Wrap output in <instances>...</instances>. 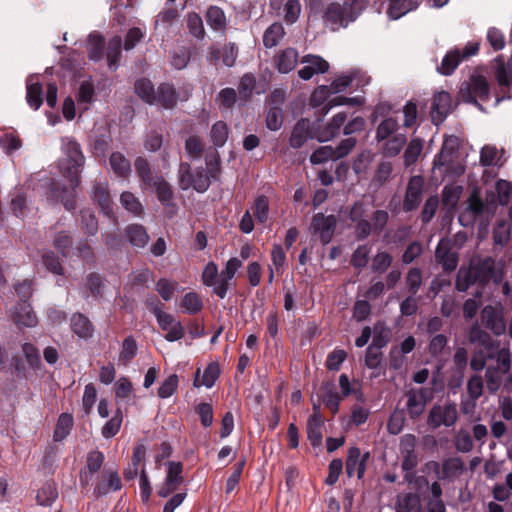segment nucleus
<instances>
[{"label": "nucleus", "instance_id": "1", "mask_svg": "<svg viewBox=\"0 0 512 512\" xmlns=\"http://www.w3.org/2000/svg\"><path fill=\"white\" fill-rule=\"evenodd\" d=\"M63 158L59 161V169L62 175L70 182L72 190L80 183V172L84 165L85 158L80 145L70 137L61 139ZM53 196L59 199L66 210L72 211L76 208L75 194L67 188L53 189Z\"/></svg>", "mask_w": 512, "mask_h": 512}, {"label": "nucleus", "instance_id": "2", "mask_svg": "<svg viewBox=\"0 0 512 512\" xmlns=\"http://www.w3.org/2000/svg\"><path fill=\"white\" fill-rule=\"evenodd\" d=\"M347 117V113L339 112L322 129L316 128L315 124H311L310 120L306 118L298 120L289 139L290 146L295 149L301 148L309 138L317 139L319 142L331 140L340 133Z\"/></svg>", "mask_w": 512, "mask_h": 512}, {"label": "nucleus", "instance_id": "3", "mask_svg": "<svg viewBox=\"0 0 512 512\" xmlns=\"http://www.w3.org/2000/svg\"><path fill=\"white\" fill-rule=\"evenodd\" d=\"M349 219L353 224L356 239L361 241L372 233L380 234L388 222L389 214L385 210H376L371 215L367 203L356 201L350 208Z\"/></svg>", "mask_w": 512, "mask_h": 512}, {"label": "nucleus", "instance_id": "4", "mask_svg": "<svg viewBox=\"0 0 512 512\" xmlns=\"http://www.w3.org/2000/svg\"><path fill=\"white\" fill-rule=\"evenodd\" d=\"M211 178H215V172L212 169L210 175L203 167L196 168L192 171L191 166L187 162H181L178 169V184L182 190L193 188L199 193H203L210 187Z\"/></svg>", "mask_w": 512, "mask_h": 512}, {"label": "nucleus", "instance_id": "5", "mask_svg": "<svg viewBox=\"0 0 512 512\" xmlns=\"http://www.w3.org/2000/svg\"><path fill=\"white\" fill-rule=\"evenodd\" d=\"M360 13L346 1L343 3L331 2L324 11L323 20L331 30L335 31L355 21Z\"/></svg>", "mask_w": 512, "mask_h": 512}, {"label": "nucleus", "instance_id": "6", "mask_svg": "<svg viewBox=\"0 0 512 512\" xmlns=\"http://www.w3.org/2000/svg\"><path fill=\"white\" fill-rule=\"evenodd\" d=\"M459 97L462 101L481 108L478 101L487 102L490 99V86L487 79L483 75H472L462 84Z\"/></svg>", "mask_w": 512, "mask_h": 512}, {"label": "nucleus", "instance_id": "7", "mask_svg": "<svg viewBox=\"0 0 512 512\" xmlns=\"http://www.w3.org/2000/svg\"><path fill=\"white\" fill-rule=\"evenodd\" d=\"M478 51V42H468L463 48L454 47L447 51L440 65L437 66L436 70L441 75L450 76L454 73L462 61L475 56Z\"/></svg>", "mask_w": 512, "mask_h": 512}, {"label": "nucleus", "instance_id": "8", "mask_svg": "<svg viewBox=\"0 0 512 512\" xmlns=\"http://www.w3.org/2000/svg\"><path fill=\"white\" fill-rule=\"evenodd\" d=\"M151 312L157 319L158 325L164 331H167L165 339L169 342H174L183 338L185 331L182 324L177 321L171 314L165 313L161 310V303L156 297H153L151 302H148Z\"/></svg>", "mask_w": 512, "mask_h": 512}, {"label": "nucleus", "instance_id": "9", "mask_svg": "<svg viewBox=\"0 0 512 512\" xmlns=\"http://www.w3.org/2000/svg\"><path fill=\"white\" fill-rule=\"evenodd\" d=\"M470 267L472 268L474 277L479 285L484 286L490 281L498 285L503 281V269L499 268L495 259L490 256L480 259Z\"/></svg>", "mask_w": 512, "mask_h": 512}, {"label": "nucleus", "instance_id": "10", "mask_svg": "<svg viewBox=\"0 0 512 512\" xmlns=\"http://www.w3.org/2000/svg\"><path fill=\"white\" fill-rule=\"evenodd\" d=\"M458 419L457 406L455 403H446L444 405H434L428 414L427 424L437 429L440 426L451 427Z\"/></svg>", "mask_w": 512, "mask_h": 512}, {"label": "nucleus", "instance_id": "11", "mask_svg": "<svg viewBox=\"0 0 512 512\" xmlns=\"http://www.w3.org/2000/svg\"><path fill=\"white\" fill-rule=\"evenodd\" d=\"M495 105L507 99H512V65L500 62L495 68Z\"/></svg>", "mask_w": 512, "mask_h": 512}, {"label": "nucleus", "instance_id": "12", "mask_svg": "<svg viewBox=\"0 0 512 512\" xmlns=\"http://www.w3.org/2000/svg\"><path fill=\"white\" fill-rule=\"evenodd\" d=\"M487 205L482 200L477 189H474L466 200L465 209L459 214L458 220L464 227L472 226L475 221L484 215Z\"/></svg>", "mask_w": 512, "mask_h": 512}, {"label": "nucleus", "instance_id": "13", "mask_svg": "<svg viewBox=\"0 0 512 512\" xmlns=\"http://www.w3.org/2000/svg\"><path fill=\"white\" fill-rule=\"evenodd\" d=\"M337 220L334 215L325 216L323 213H317L313 216L311 229L314 234H318L322 244H328L334 235Z\"/></svg>", "mask_w": 512, "mask_h": 512}, {"label": "nucleus", "instance_id": "14", "mask_svg": "<svg viewBox=\"0 0 512 512\" xmlns=\"http://www.w3.org/2000/svg\"><path fill=\"white\" fill-rule=\"evenodd\" d=\"M435 260L446 272H451L457 268L459 256L453 250V245L449 239L443 238L439 241L435 251Z\"/></svg>", "mask_w": 512, "mask_h": 512}, {"label": "nucleus", "instance_id": "15", "mask_svg": "<svg viewBox=\"0 0 512 512\" xmlns=\"http://www.w3.org/2000/svg\"><path fill=\"white\" fill-rule=\"evenodd\" d=\"M482 324L489 329L494 335L501 336L506 331V322L503 312L492 305H486L481 310Z\"/></svg>", "mask_w": 512, "mask_h": 512}, {"label": "nucleus", "instance_id": "16", "mask_svg": "<svg viewBox=\"0 0 512 512\" xmlns=\"http://www.w3.org/2000/svg\"><path fill=\"white\" fill-rule=\"evenodd\" d=\"M428 390L426 388L410 389L405 393L406 412L413 420L418 419L427 405Z\"/></svg>", "mask_w": 512, "mask_h": 512}, {"label": "nucleus", "instance_id": "17", "mask_svg": "<svg viewBox=\"0 0 512 512\" xmlns=\"http://www.w3.org/2000/svg\"><path fill=\"white\" fill-rule=\"evenodd\" d=\"M424 188V179L422 176H412L408 182L405 198L403 201V209L406 212L415 210L422 199Z\"/></svg>", "mask_w": 512, "mask_h": 512}, {"label": "nucleus", "instance_id": "18", "mask_svg": "<svg viewBox=\"0 0 512 512\" xmlns=\"http://www.w3.org/2000/svg\"><path fill=\"white\" fill-rule=\"evenodd\" d=\"M369 457V452L362 455L358 447H351L348 450L345 467L348 477H353L356 474L358 479H362L365 474L366 463Z\"/></svg>", "mask_w": 512, "mask_h": 512}, {"label": "nucleus", "instance_id": "19", "mask_svg": "<svg viewBox=\"0 0 512 512\" xmlns=\"http://www.w3.org/2000/svg\"><path fill=\"white\" fill-rule=\"evenodd\" d=\"M242 267V261L236 257L230 258L225 269L220 273L217 285L213 292L221 299H224L229 289V282L232 280L236 272Z\"/></svg>", "mask_w": 512, "mask_h": 512}, {"label": "nucleus", "instance_id": "20", "mask_svg": "<svg viewBox=\"0 0 512 512\" xmlns=\"http://www.w3.org/2000/svg\"><path fill=\"white\" fill-rule=\"evenodd\" d=\"M452 98L448 92L440 91L433 96L431 106L432 122L436 125L442 123L451 110Z\"/></svg>", "mask_w": 512, "mask_h": 512}, {"label": "nucleus", "instance_id": "21", "mask_svg": "<svg viewBox=\"0 0 512 512\" xmlns=\"http://www.w3.org/2000/svg\"><path fill=\"white\" fill-rule=\"evenodd\" d=\"M301 63L306 64L298 70V75L303 80H310L315 74L326 73L329 69V63L317 55H306Z\"/></svg>", "mask_w": 512, "mask_h": 512}, {"label": "nucleus", "instance_id": "22", "mask_svg": "<svg viewBox=\"0 0 512 512\" xmlns=\"http://www.w3.org/2000/svg\"><path fill=\"white\" fill-rule=\"evenodd\" d=\"M449 0H432V5L435 7L444 6ZM421 0H389L388 14L390 18L396 20L416 9Z\"/></svg>", "mask_w": 512, "mask_h": 512}, {"label": "nucleus", "instance_id": "23", "mask_svg": "<svg viewBox=\"0 0 512 512\" xmlns=\"http://www.w3.org/2000/svg\"><path fill=\"white\" fill-rule=\"evenodd\" d=\"M92 199L98 204L104 215L110 217L113 214L112 200L109 193L108 183L106 181H96L94 183Z\"/></svg>", "mask_w": 512, "mask_h": 512}, {"label": "nucleus", "instance_id": "24", "mask_svg": "<svg viewBox=\"0 0 512 512\" xmlns=\"http://www.w3.org/2000/svg\"><path fill=\"white\" fill-rule=\"evenodd\" d=\"M487 358L496 362V369L502 375L507 374L511 369L512 357L508 346H501L487 351Z\"/></svg>", "mask_w": 512, "mask_h": 512}, {"label": "nucleus", "instance_id": "25", "mask_svg": "<svg viewBox=\"0 0 512 512\" xmlns=\"http://www.w3.org/2000/svg\"><path fill=\"white\" fill-rule=\"evenodd\" d=\"M357 80L356 86H365L369 83L370 77L360 72H353L348 75H342L332 81L330 90L332 93H340L345 91L353 81Z\"/></svg>", "mask_w": 512, "mask_h": 512}, {"label": "nucleus", "instance_id": "26", "mask_svg": "<svg viewBox=\"0 0 512 512\" xmlns=\"http://www.w3.org/2000/svg\"><path fill=\"white\" fill-rule=\"evenodd\" d=\"M12 320L19 327H34L38 323L36 314L29 303H18L12 314Z\"/></svg>", "mask_w": 512, "mask_h": 512}, {"label": "nucleus", "instance_id": "27", "mask_svg": "<svg viewBox=\"0 0 512 512\" xmlns=\"http://www.w3.org/2000/svg\"><path fill=\"white\" fill-rule=\"evenodd\" d=\"M468 338L470 343L482 346L486 351L496 348L500 344L499 340L493 339L477 322L470 327Z\"/></svg>", "mask_w": 512, "mask_h": 512}, {"label": "nucleus", "instance_id": "28", "mask_svg": "<svg viewBox=\"0 0 512 512\" xmlns=\"http://www.w3.org/2000/svg\"><path fill=\"white\" fill-rule=\"evenodd\" d=\"M321 399L333 415L337 414L342 400L333 382H324L321 386Z\"/></svg>", "mask_w": 512, "mask_h": 512}, {"label": "nucleus", "instance_id": "29", "mask_svg": "<svg viewBox=\"0 0 512 512\" xmlns=\"http://www.w3.org/2000/svg\"><path fill=\"white\" fill-rule=\"evenodd\" d=\"M104 479L94 487L95 497L107 495L111 491L120 490L122 487L121 479L117 472L110 471L103 475Z\"/></svg>", "mask_w": 512, "mask_h": 512}, {"label": "nucleus", "instance_id": "30", "mask_svg": "<svg viewBox=\"0 0 512 512\" xmlns=\"http://www.w3.org/2000/svg\"><path fill=\"white\" fill-rule=\"evenodd\" d=\"M150 187L154 188L157 198L163 206L175 207L173 190L162 176H156Z\"/></svg>", "mask_w": 512, "mask_h": 512}, {"label": "nucleus", "instance_id": "31", "mask_svg": "<svg viewBox=\"0 0 512 512\" xmlns=\"http://www.w3.org/2000/svg\"><path fill=\"white\" fill-rule=\"evenodd\" d=\"M72 331L82 339H89L93 336L94 326L87 316L82 313H74L70 320Z\"/></svg>", "mask_w": 512, "mask_h": 512}, {"label": "nucleus", "instance_id": "32", "mask_svg": "<svg viewBox=\"0 0 512 512\" xmlns=\"http://www.w3.org/2000/svg\"><path fill=\"white\" fill-rule=\"evenodd\" d=\"M464 470V462L460 457H449L441 463L439 480H447L458 477Z\"/></svg>", "mask_w": 512, "mask_h": 512}, {"label": "nucleus", "instance_id": "33", "mask_svg": "<svg viewBox=\"0 0 512 512\" xmlns=\"http://www.w3.org/2000/svg\"><path fill=\"white\" fill-rule=\"evenodd\" d=\"M109 164L113 173L123 179H127L131 174V163L120 152H113L109 158Z\"/></svg>", "mask_w": 512, "mask_h": 512}, {"label": "nucleus", "instance_id": "34", "mask_svg": "<svg viewBox=\"0 0 512 512\" xmlns=\"http://www.w3.org/2000/svg\"><path fill=\"white\" fill-rule=\"evenodd\" d=\"M297 62L298 52L293 48H287L275 57V63L280 73H288L292 71Z\"/></svg>", "mask_w": 512, "mask_h": 512}, {"label": "nucleus", "instance_id": "35", "mask_svg": "<svg viewBox=\"0 0 512 512\" xmlns=\"http://www.w3.org/2000/svg\"><path fill=\"white\" fill-rule=\"evenodd\" d=\"M125 236L131 245L143 248L149 241V235L144 226L140 224L128 225L125 230Z\"/></svg>", "mask_w": 512, "mask_h": 512}, {"label": "nucleus", "instance_id": "36", "mask_svg": "<svg viewBox=\"0 0 512 512\" xmlns=\"http://www.w3.org/2000/svg\"><path fill=\"white\" fill-rule=\"evenodd\" d=\"M177 99L178 94L171 84L162 83L159 85L156 92L155 103L161 104L164 108L170 109L176 105Z\"/></svg>", "mask_w": 512, "mask_h": 512}, {"label": "nucleus", "instance_id": "37", "mask_svg": "<svg viewBox=\"0 0 512 512\" xmlns=\"http://www.w3.org/2000/svg\"><path fill=\"white\" fill-rule=\"evenodd\" d=\"M200 369H197L195 378H194V386L200 387L205 386L207 388H211L220 375L219 365L215 362L208 364L205 368L204 373L202 375V379H199Z\"/></svg>", "mask_w": 512, "mask_h": 512}, {"label": "nucleus", "instance_id": "38", "mask_svg": "<svg viewBox=\"0 0 512 512\" xmlns=\"http://www.w3.org/2000/svg\"><path fill=\"white\" fill-rule=\"evenodd\" d=\"M323 426V417H309L307 420V438L313 447H317L322 443Z\"/></svg>", "mask_w": 512, "mask_h": 512}, {"label": "nucleus", "instance_id": "39", "mask_svg": "<svg viewBox=\"0 0 512 512\" xmlns=\"http://www.w3.org/2000/svg\"><path fill=\"white\" fill-rule=\"evenodd\" d=\"M74 424L73 416L69 413H62L58 417L53 432V440L55 442L63 441L71 432Z\"/></svg>", "mask_w": 512, "mask_h": 512}, {"label": "nucleus", "instance_id": "40", "mask_svg": "<svg viewBox=\"0 0 512 512\" xmlns=\"http://www.w3.org/2000/svg\"><path fill=\"white\" fill-rule=\"evenodd\" d=\"M58 498V491L56 485L51 482H46L37 491L36 502L40 506L49 507Z\"/></svg>", "mask_w": 512, "mask_h": 512}, {"label": "nucleus", "instance_id": "41", "mask_svg": "<svg viewBox=\"0 0 512 512\" xmlns=\"http://www.w3.org/2000/svg\"><path fill=\"white\" fill-rule=\"evenodd\" d=\"M420 505V496L416 493L399 494L395 500V512H412Z\"/></svg>", "mask_w": 512, "mask_h": 512}, {"label": "nucleus", "instance_id": "42", "mask_svg": "<svg viewBox=\"0 0 512 512\" xmlns=\"http://www.w3.org/2000/svg\"><path fill=\"white\" fill-rule=\"evenodd\" d=\"M393 165L389 161H381L375 170L371 180V185L375 188H380L386 184L392 176Z\"/></svg>", "mask_w": 512, "mask_h": 512}, {"label": "nucleus", "instance_id": "43", "mask_svg": "<svg viewBox=\"0 0 512 512\" xmlns=\"http://www.w3.org/2000/svg\"><path fill=\"white\" fill-rule=\"evenodd\" d=\"M135 93L146 103L155 104L156 92L154 85L148 79L142 78L135 82Z\"/></svg>", "mask_w": 512, "mask_h": 512}, {"label": "nucleus", "instance_id": "44", "mask_svg": "<svg viewBox=\"0 0 512 512\" xmlns=\"http://www.w3.org/2000/svg\"><path fill=\"white\" fill-rule=\"evenodd\" d=\"M122 38L119 35L112 37L107 44V62L111 70L117 68L118 61L121 57Z\"/></svg>", "mask_w": 512, "mask_h": 512}, {"label": "nucleus", "instance_id": "45", "mask_svg": "<svg viewBox=\"0 0 512 512\" xmlns=\"http://www.w3.org/2000/svg\"><path fill=\"white\" fill-rule=\"evenodd\" d=\"M51 244L63 257H67L72 248L73 239L68 231L61 230L54 233Z\"/></svg>", "mask_w": 512, "mask_h": 512}, {"label": "nucleus", "instance_id": "46", "mask_svg": "<svg viewBox=\"0 0 512 512\" xmlns=\"http://www.w3.org/2000/svg\"><path fill=\"white\" fill-rule=\"evenodd\" d=\"M26 100L34 110H38L43 103L42 85L39 82H32V78L27 80Z\"/></svg>", "mask_w": 512, "mask_h": 512}, {"label": "nucleus", "instance_id": "47", "mask_svg": "<svg viewBox=\"0 0 512 512\" xmlns=\"http://www.w3.org/2000/svg\"><path fill=\"white\" fill-rule=\"evenodd\" d=\"M207 24L216 31H222L226 27L224 11L218 6H210L206 12Z\"/></svg>", "mask_w": 512, "mask_h": 512}, {"label": "nucleus", "instance_id": "48", "mask_svg": "<svg viewBox=\"0 0 512 512\" xmlns=\"http://www.w3.org/2000/svg\"><path fill=\"white\" fill-rule=\"evenodd\" d=\"M104 49V38L97 33H91L88 37V57L90 60L99 61L102 59Z\"/></svg>", "mask_w": 512, "mask_h": 512}, {"label": "nucleus", "instance_id": "49", "mask_svg": "<svg viewBox=\"0 0 512 512\" xmlns=\"http://www.w3.org/2000/svg\"><path fill=\"white\" fill-rule=\"evenodd\" d=\"M134 166L143 188L150 187L155 178L152 177L148 161L143 157H137L134 161Z\"/></svg>", "mask_w": 512, "mask_h": 512}, {"label": "nucleus", "instance_id": "50", "mask_svg": "<svg viewBox=\"0 0 512 512\" xmlns=\"http://www.w3.org/2000/svg\"><path fill=\"white\" fill-rule=\"evenodd\" d=\"M285 34L284 27L280 23L270 25L263 35V44L266 48L275 47Z\"/></svg>", "mask_w": 512, "mask_h": 512}, {"label": "nucleus", "instance_id": "51", "mask_svg": "<svg viewBox=\"0 0 512 512\" xmlns=\"http://www.w3.org/2000/svg\"><path fill=\"white\" fill-rule=\"evenodd\" d=\"M42 264L52 274L63 275L64 269L59 256L52 250H44L41 255Z\"/></svg>", "mask_w": 512, "mask_h": 512}, {"label": "nucleus", "instance_id": "52", "mask_svg": "<svg viewBox=\"0 0 512 512\" xmlns=\"http://www.w3.org/2000/svg\"><path fill=\"white\" fill-rule=\"evenodd\" d=\"M181 308L190 315L197 314L203 308V302L196 292H188L181 299Z\"/></svg>", "mask_w": 512, "mask_h": 512}, {"label": "nucleus", "instance_id": "53", "mask_svg": "<svg viewBox=\"0 0 512 512\" xmlns=\"http://www.w3.org/2000/svg\"><path fill=\"white\" fill-rule=\"evenodd\" d=\"M123 421V414L118 408L111 419H109L101 429V434L104 438L110 439L114 437L120 430Z\"/></svg>", "mask_w": 512, "mask_h": 512}, {"label": "nucleus", "instance_id": "54", "mask_svg": "<svg viewBox=\"0 0 512 512\" xmlns=\"http://www.w3.org/2000/svg\"><path fill=\"white\" fill-rule=\"evenodd\" d=\"M463 192V187L460 185H447L442 191L443 205L449 208H455L458 204Z\"/></svg>", "mask_w": 512, "mask_h": 512}, {"label": "nucleus", "instance_id": "55", "mask_svg": "<svg viewBox=\"0 0 512 512\" xmlns=\"http://www.w3.org/2000/svg\"><path fill=\"white\" fill-rule=\"evenodd\" d=\"M137 350V343L133 336L126 337L122 342L119 361L122 364L127 365L136 356Z\"/></svg>", "mask_w": 512, "mask_h": 512}, {"label": "nucleus", "instance_id": "56", "mask_svg": "<svg viewBox=\"0 0 512 512\" xmlns=\"http://www.w3.org/2000/svg\"><path fill=\"white\" fill-rule=\"evenodd\" d=\"M423 149V142L419 138L412 139L405 152H404V164L409 167L416 163Z\"/></svg>", "mask_w": 512, "mask_h": 512}, {"label": "nucleus", "instance_id": "57", "mask_svg": "<svg viewBox=\"0 0 512 512\" xmlns=\"http://www.w3.org/2000/svg\"><path fill=\"white\" fill-rule=\"evenodd\" d=\"M229 129L225 122L217 121L213 124L210 137L215 147H222L228 139Z\"/></svg>", "mask_w": 512, "mask_h": 512}, {"label": "nucleus", "instance_id": "58", "mask_svg": "<svg viewBox=\"0 0 512 512\" xmlns=\"http://www.w3.org/2000/svg\"><path fill=\"white\" fill-rule=\"evenodd\" d=\"M393 257L386 251H378L372 258L371 270L374 273L382 274L391 266Z\"/></svg>", "mask_w": 512, "mask_h": 512}, {"label": "nucleus", "instance_id": "59", "mask_svg": "<svg viewBox=\"0 0 512 512\" xmlns=\"http://www.w3.org/2000/svg\"><path fill=\"white\" fill-rule=\"evenodd\" d=\"M121 205L135 216L143 213V206L139 199L131 192L125 191L120 196Z\"/></svg>", "mask_w": 512, "mask_h": 512}, {"label": "nucleus", "instance_id": "60", "mask_svg": "<svg viewBox=\"0 0 512 512\" xmlns=\"http://www.w3.org/2000/svg\"><path fill=\"white\" fill-rule=\"evenodd\" d=\"M406 142L407 137L405 134H396L385 143L383 152L386 156L395 157L400 153Z\"/></svg>", "mask_w": 512, "mask_h": 512}, {"label": "nucleus", "instance_id": "61", "mask_svg": "<svg viewBox=\"0 0 512 512\" xmlns=\"http://www.w3.org/2000/svg\"><path fill=\"white\" fill-rule=\"evenodd\" d=\"M476 278L472 268H460L456 277V289L460 292H465L473 284H476Z\"/></svg>", "mask_w": 512, "mask_h": 512}, {"label": "nucleus", "instance_id": "62", "mask_svg": "<svg viewBox=\"0 0 512 512\" xmlns=\"http://www.w3.org/2000/svg\"><path fill=\"white\" fill-rule=\"evenodd\" d=\"M253 214L259 223L264 224L268 220L269 200L264 195L256 197L253 205Z\"/></svg>", "mask_w": 512, "mask_h": 512}, {"label": "nucleus", "instance_id": "63", "mask_svg": "<svg viewBox=\"0 0 512 512\" xmlns=\"http://www.w3.org/2000/svg\"><path fill=\"white\" fill-rule=\"evenodd\" d=\"M398 128V121L392 117L384 119L377 127L376 140L381 142L388 139Z\"/></svg>", "mask_w": 512, "mask_h": 512}, {"label": "nucleus", "instance_id": "64", "mask_svg": "<svg viewBox=\"0 0 512 512\" xmlns=\"http://www.w3.org/2000/svg\"><path fill=\"white\" fill-rule=\"evenodd\" d=\"M185 151L191 159H199L204 151V143L199 136L191 135L185 141Z\"/></svg>", "mask_w": 512, "mask_h": 512}]
</instances>
